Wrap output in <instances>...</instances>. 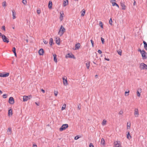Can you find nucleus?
Here are the masks:
<instances>
[{
	"label": "nucleus",
	"instance_id": "59",
	"mask_svg": "<svg viewBox=\"0 0 147 147\" xmlns=\"http://www.w3.org/2000/svg\"><path fill=\"white\" fill-rule=\"evenodd\" d=\"M15 56L16 57L17 55L16 52L13 53Z\"/></svg>",
	"mask_w": 147,
	"mask_h": 147
},
{
	"label": "nucleus",
	"instance_id": "58",
	"mask_svg": "<svg viewBox=\"0 0 147 147\" xmlns=\"http://www.w3.org/2000/svg\"><path fill=\"white\" fill-rule=\"evenodd\" d=\"M78 109L80 110L81 109V107L80 106H78Z\"/></svg>",
	"mask_w": 147,
	"mask_h": 147
},
{
	"label": "nucleus",
	"instance_id": "60",
	"mask_svg": "<svg viewBox=\"0 0 147 147\" xmlns=\"http://www.w3.org/2000/svg\"><path fill=\"white\" fill-rule=\"evenodd\" d=\"M136 3V2L134 0V5H135V4Z\"/></svg>",
	"mask_w": 147,
	"mask_h": 147
},
{
	"label": "nucleus",
	"instance_id": "23",
	"mask_svg": "<svg viewBox=\"0 0 147 147\" xmlns=\"http://www.w3.org/2000/svg\"><path fill=\"white\" fill-rule=\"evenodd\" d=\"M60 16L59 19H60V20L61 21L63 19V16H62V15L63 14V12H62V13L60 12Z\"/></svg>",
	"mask_w": 147,
	"mask_h": 147
},
{
	"label": "nucleus",
	"instance_id": "56",
	"mask_svg": "<svg viewBox=\"0 0 147 147\" xmlns=\"http://www.w3.org/2000/svg\"><path fill=\"white\" fill-rule=\"evenodd\" d=\"M130 126V124H129V125H128V123H127V129H128V127H129V128Z\"/></svg>",
	"mask_w": 147,
	"mask_h": 147
},
{
	"label": "nucleus",
	"instance_id": "62",
	"mask_svg": "<svg viewBox=\"0 0 147 147\" xmlns=\"http://www.w3.org/2000/svg\"><path fill=\"white\" fill-rule=\"evenodd\" d=\"M2 93V91L1 90H0V94H1Z\"/></svg>",
	"mask_w": 147,
	"mask_h": 147
},
{
	"label": "nucleus",
	"instance_id": "17",
	"mask_svg": "<svg viewBox=\"0 0 147 147\" xmlns=\"http://www.w3.org/2000/svg\"><path fill=\"white\" fill-rule=\"evenodd\" d=\"M80 47V43H78L76 44L75 45V49L77 50L79 49Z\"/></svg>",
	"mask_w": 147,
	"mask_h": 147
},
{
	"label": "nucleus",
	"instance_id": "13",
	"mask_svg": "<svg viewBox=\"0 0 147 147\" xmlns=\"http://www.w3.org/2000/svg\"><path fill=\"white\" fill-rule=\"evenodd\" d=\"M12 133V130L11 127H9L8 128L7 131V134L8 135H11Z\"/></svg>",
	"mask_w": 147,
	"mask_h": 147
},
{
	"label": "nucleus",
	"instance_id": "51",
	"mask_svg": "<svg viewBox=\"0 0 147 147\" xmlns=\"http://www.w3.org/2000/svg\"><path fill=\"white\" fill-rule=\"evenodd\" d=\"M2 29H3L4 31H5V27L4 26H2Z\"/></svg>",
	"mask_w": 147,
	"mask_h": 147
},
{
	"label": "nucleus",
	"instance_id": "38",
	"mask_svg": "<svg viewBox=\"0 0 147 147\" xmlns=\"http://www.w3.org/2000/svg\"><path fill=\"white\" fill-rule=\"evenodd\" d=\"M7 95L6 94H4L3 95V97L4 98H7Z\"/></svg>",
	"mask_w": 147,
	"mask_h": 147
},
{
	"label": "nucleus",
	"instance_id": "41",
	"mask_svg": "<svg viewBox=\"0 0 147 147\" xmlns=\"http://www.w3.org/2000/svg\"><path fill=\"white\" fill-rule=\"evenodd\" d=\"M12 51L14 53V52H16V48L15 47H13L12 48Z\"/></svg>",
	"mask_w": 147,
	"mask_h": 147
},
{
	"label": "nucleus",
	"instance_id": "30",
	"mask_svg": "<svg viewBox=\"0 0 147 147\" xmlns=\"http://www.w3.org/2000/svg\"><path fill=\"white\" fill-rule=\"evenodd\" d=\"M101 144L102 145L105 144V140L103 138H102L101 139Z\"/></svg>",
	"mask_w": 147,
	"mask_h": 147
},
{
	"label": "nucleus",
	"instance_id": "16",
	"mask_svg": "<svg viewBox=\"0 0 147 147\" xmlns=\"http://www.w3.org/2000/svg\"><path fill=\"white\" fill-rule=\"evenodd\" d=\"M141 90V89H138L137 90V95L138 97H140V96Z\"/></svg>",
	"mask_w": 147,
	"mask_h": 147
},
{
	"label": "nucleus",
	"instance_id": "10",
	"mask_svg": "<svg viewBox=\"0 0 147 147\" xmlns=\"http://www.w3.org/2000/svg\"><path fill=\"white\" fill-rule=\"evenodd\" d=\"M9 102L11 104H13L14 103V99L12 97H11L9 98Z\"/></svg>",
	"mask_w": 147,
	"mask_h": 147
},
{
	"label": "nucleus",
	"instance_id": "44",
	"mask_svg": "<svg viewBox=\"0 0 147 147\" xmlns=\"http://www.w3.org/2000/svg\"><path fill=\"white\" fill-rule=\"evenodd\" d=\"M54 94L55 96H57L58 94V92L57 91H54Z\"/></svg>",
	"mask_w": 147,
	"mask_h": 147
},
{
	"label": "nucleus",
	"instance_id": "36",
	"mask_svg": "<svg viewBox=\"0 0 147 147\" xmlns=\"http://www.w3.org/2000/svg\"><path fill=\"white\" fill-rule=\"evenodd\" d=\"M109 24L111 25H112V19L111 18L110 19V20H109Z\"/></svg>",
	"mask_w": 147,
	"mask_h": 147
},
{
	"label": "nucleus",
	"instance_id": "61",
	"mask_svg": "<svg viewBox=\"0 0 147 147\" xmlns=\"http://www.w3.org/2000/svg\"><path fill=\"white\" fill-rule=\"evenodd\" d=\"M118 8H119V5L117 4L116 5H115Z\"/></svg>",
	"mask_w": 147,
	"mask_h": 147
},
{
	"label": "nucleus",
	"instance_id": "52",
	"mask_svg": "<svg viewBox=\"0 0 147 147\" xmlns=\"http://www.w3.org/2000/svg\"><path fill=\"white\" fill-rule=\"evenodd\" d=\"M105 60H107V61H109V60H109V59H108V58H106V57H105Z\"/></svg>",
	"mask_w": 147,
	"mask_h": 147
},
{
	"label": "nucleus",
	"instance_id": "6",
	"mask_svg": "<svg viewBox=\"0 0 147 147\" xmlns=\"http://www.w3.org/2000/svg\"><path fill=\"white\" fill-rule=\"evenodd\" d=\"M1 36L3 41L4 42H6L7 43L9 42V39L7 38L3 34Z\"/></svg>",
	"mask_w": 147,
	"mask_h": 147
},
{
	"label": "nucleus",
	"instance_id": "43",
	"mask_svg": "<svg viewBox=\"0 0 147 147\" xmlns=\"http://www.w3.org/2000/svg\"><path fill=\"white\" fill-rule=\"evenodd\" d=\"M43 42H44V44H47V43H48V41L46 40H43Z\"/></svg>",
	"mask_w": 147,
	"mask_h": 147
},
{
	"label": "nucleus",
	"instance_id": "45",
	"mask_svg": "<svg viewBox=\"0 0 147 147\" xmlns=\"http://www.w3.org/2000/svg\"><path fill=\"white\" fill-rule=\"evenodd\" d=\"M111 3L112 4V5L113 6H114L115 5L117 4L115 2H114Z\"/></svg>",
	"mask_w": 147,
	"mask_h": 147
},
{
	"label": "nucleus",
	"instance_id": "35",
	"mask_svg": "<svg viewBox=\"0 0 147 147\" xmlns=\"http://www.w3.org/2000/svg\"><path fill=\"white\" fill-rule=\"evenodd\" d=\"M99 25L101 27V28H103L102 23L101 21L99 22Z\"/></svg>",
	"mask_w": 147,
	"mask_h": 147
},
{
	"label": "nucleus",
	"instance_id": "1",
	"mask_svg": "<svg viewBox=\"0 0 147 147\" xmlns=\"http://www.w3.org/2000/svg\"><path fill=\"white\" fill-rule=\"evenodd\" d=\"M65 29L63 26L61 25L59 31L58 33V34L60 36H62L65 31Z\"/></svg>",
	"mask_w": 147,
	"mask_h": 147
},
{
	"label": "nucleus",
	"instance_id": "4",
	"mask_svg": "<svg viewBox=\"0 0 147 147\" xmlns=\"http://www.w3.org/2000/svg\"><path fill=\"white\" fill-rule=\"evenodd\" d=\"M68 125L67 124H63L61 127L60 128L59 130L60 131H62L65 130L68 127Z\"/></svg>",
	"mask_w": 147,
	"mask_h": 147
},
{
	"label": "nucleus",
	"instance_id": "19",
	"mask_svg": "<svg viewBox=\"0 0 147 147\" xmlns=\"http://www.w3.org/2000/svg\"><path fill=\"white\" fill-rule=\"evenodd\" d=\"M121 5L122 7V9L123 10H125L126 8V6L125 5V4L122 3H121Z\"/></svg>",
	"mask_w": 147,
	"mask_h": 147
},
{
	"label": "nucleus",
	"instance_id": "54",
	"mask_svg": "<svg viewBox=\"0 0 147 147\" xmlns=\"http://www.w3.org/2000/svg\"><path fill=\"white\" fill-rule=\"evenodd\" d=\"M41 91L43 93H44L45 92V90L42 89H41Z\"/></svg>",
	"mask_w": 147,
	"mask_h": 147
},
{
	"label": "nucleus",
	"instance_id": "46",
	"mask_svg": "<svg viewBox=\"0 0 147 147\" xmlns=\"http://www.w3.org/2000/svg\"><path fill=\"white\" fill-rule=\"evenodd\" d=\"M117 52L119 55H121V51H117Z\"/></svg>",
	"mask_w": 147,
	"mask_h": 147
},
{
	"label": "nucleus",
	"instance_id": "12",
	"mask_svg": "<svg viewBox=\"0 0 147 147\" xmlns=\"http://www.w3.org/2000/svg\"><path fill=\"white\" fill-rule=\"evenodd\" d=\"M65 57L66 58H73V57H74V56L72 54H70V53H68L67 55H66Z\"/></svg>",
	"mask_w": 147,
	"mask_h": 147
},
{
	"label": "nucleus",
	"instance_id": "34",
	"mask_svg": "<svg viewBox=\"0 0 147 147\" xmlns=\"http://www.w3.org/2000/svg\"><path fill=\"white\" fill-rule=\"evenodd\" d=\"M6 2L5 1H4L2 5L3 7H6Z\"/></svg>",
	"mask_w": 147,
	"mask_h": 147
},
{
	"label": "nucleus",
	"instance_id": "63",
	"mask_svg": "<svg viewBox=\"0 0 147 147\" xmlns=\"http://www.w3.org/2000/svg\"><path fill=\"white\" fill-rule=\"evenodd\" d=\"M35 104L37 105H38V104L36 102H35Z\"/></svg>",
	"mask_w": 147,
	"mask_h": 147
},
{
	"label": "nucleus",
	"instance_id": "2",
	"mask_svg": "<svg viewBox=\"0 0 147 147\" xmlns=\"http://www.w3.org/2000/svg\"><path fill=\"white\" fill-rule=\"evenodd\" d=\"M139 68L141 70L144 69L147 70V65L144 63H142L140 64Z\"/></svg>",
	"mask_w": 147,
	"mask_h": 147
},
{
	"label": "nucleus",
	"instance_id": "11",
	"mask_svg": "<svg viewBox=\"0 0 147 147\" xmlns=\"http://www.w3.org/2000/svg\"><path fill=\"white\" fill-rule=\"evenodd\" d=\"M134 115L135 117H137L138 116L139 112L138 110V109H135L134 113Z\"/></svg>",
	"mask_w": 147,
	"mask_h": 147
},
{
	"label": "nucleus",
	"instance_id": "48",
	"mask_svg": "<svg viewBox=\"0 0 147 147\" xmlns=\"http://www.w3.org/2000/svg\"><path fill=\"white\" fill-rule=\"evenodd\" d=\"M89 147H94L93 144L92 143H90L89 144Z\"/></svg>",
	"mask_w": 147,
	"mask_h": 147
},
{
	"label": "nucleus",
	"instance_id": "39",
	"mask_svg": "<svg viewBox=\"0 0 147 147\" xmlns=\"http://www.w3.org/2000/svg\"><path fill=\"white\" fill-rule=\"evenodd\" d=\"M129 91L128 92H125V96H127L128 95H129Z\"/></svg>",
	"mask_w": 147,
	"mask_h": 147
},
{
	"label": "nucleus",
	"instance_id": "28",
	"mask_svg": "<svg viewBox=\"0 0 147 147\" xmlns=\"http://www.w3.org/2000/svg\"><path fill=\"white\" fill-rule=\"evenodd\" d=\"M10 114L11 115H12L13 114L12 110L11 109H10L8 111V115H9Z\"/></svg>",
	"mask_w": 147,
	"mask_h": 147
},
{
	"label": "nucleus",
	"instance_id": "32",
	"mask_svg": "<svg viewBox=\"0 0 147 147\" xmlns=\"http://www.w3.org/2000/svg\"><path fill=\"white\" fill-rule=\"evenodd\" d=\"M66 105L65 104H64L63 105V106L61 108V110H63L65 109Z\"/></svg>",
	"mask_w": 147,
	"mask_h": 147
},
{
	"label": "nucleus",
	"instance_id": "8",
	"mask_svg": "<svg viewBox=\"0 0 147 147\" xmlns=\"http://www.w3.org/2000/svg\"><path fill=\"white\" fill-rule=\"evenodd\" d=\"M62 79L63 80V83L64 85L66 86L68 84V83L67 80V78L65 76L62 78Z\"/></svg>",
	"mask_w": 147,
	"mask_h": 147
},
{
	"label": "nucleus",
	"instance_id": "53",
	"mask_svg": "<svg viewBox=\"0 0 147 147\" xmlns=\"http://www.w3.org/2000/svg\"><path fill=\"white\" fill-rule=\"evenodd\" d=\"M138 51L140 52V53H142V50H141L140 49H139L138 50Z\"/></svg>",
	"mask_w": 147,
	"mask_h": 147
},
{
	"label": "nucleus",
	"instance_id": "47",
	"mask_svg": "<svg viewBox=\"0 0 147 147\" xmlns=\"http://www.w3.org/2000/svg\"><path fill=\"white\" fill-rule=\"evenodd\" d=\"M40 9L37 10V13L38 14H39L40 13Z\"/></svg>",
	"mask_w": 147,
	"mask_h": 147
},
{
	"label": "nucleus",
	"instance_id": "25",
	"mask_svg": "<svg viewBox=\"0 0 147 147\" xmlns=\"http://www.w3.org/2000/svg\"><path fill=\"white\" fill-rule=\"evenodd\" d=\"M86 66L87 67V68L88 69L90 67V61H88L86 63Z\"/></svg>",
	"mask_w": 147,
	"mask_h": 147
},
{
	"label": "nucleus",
	"instance_id": "24",
	"mask_svg": "<svg viewBox=\"0 0 147 147\" xmlns=\"http://www.w3.org/2000/svg\"><path fill=\"white\" fill-rule=\"evenodd\" d=\"M52 2L51 1H50L49 2V3L48 4V7L50 9L52 7Z\"/></svg>",
	"mask_w": 147,
	"mask_h": 147
},
{
	"label": "nucleus",
	"instance_id": "22",
	"mask_svg": "<svg viewBox=\"0 0 147 147\" xmlns=\"http://www.w3.org/2000/svg\"><path fill=\"white\" fill-rule=\"evenodd\" d=\"M143 43L144 45V47L145 49L146 50H147V43L145 41H143Z\"/></svg>",
	"mask_w": 147,
	"mask_h": 147
},
{
	"label": "nucleus",
	"instance_id": "9",
	"mask_svg": "<svg viewBox=\"0 0 147 147\" xmlns=\"http://www.w3.org/2000/svg\"><path fill=\"white\" fill-rule=\"evenodd\" d=\"M31 97V96H24L23 97V101L24 102L27 101L29 99H30Z\"/></svg>",
	"mask_w": 147,
	"mask_h": 147
},
{
	"label": "nucleus",
	"instance_id": "37",
	"mask_svg": "<svg viewBox=\"0 0 147 147\" xmlns=\"http://www.w3.org/2000/svg\"><path fill=\"white\" fill-rule=\"evenodd\" d=\"M101 39L102 44H104L105 42L104 38L102 37H101Z\"/></svg>",
	"mask_w": 147,
	"mask_h": 147
},
{
	"label": "nucleus",
	"instance_id": "42",
	"mask_svg": "<svg viewBox=\"0 0 147 147\" xmlns=\"http://www.w3.org/2000/svg\"><path fill=\"white\" fill-rule=\"evenodd\" d=\"M90 41L91 42V43L92 44V47H94V41L92 40H90Z\"/></svg>",
	"mask_w": 147,
	"mask_h": 147
},
{
	"label": "nucleus",
	"instance_id": "26",
	"mask_svg": "<svg viewBox=\"0 0 147 147\" xmlns=\"http://www.w3.org/2000/svg\"><path fill=\"white\" fill-rule=\"evenodd\" d=\"M54 57V60L55 62H57V55L55 54H54L53 55Z\"/></svg>",
	"mask_w": 147,
	"mask_h": 147
},
{
	"label": "nucleus",
	"instance_id": "64",
	"mask_svg": "<svg viewBox=\"0 0 147 147\" xmlns=\"http://www.w3.org/2000/svg\"><path fill=\"white\" fill-rule=\"evenodd\" d=\"M2 34L1 33V32H0V36H2Z\"/></svg>",
	"mask_w": 147,
	"mask_h": 147
},
{
	"label": "nucleus",
	"instance_id": "3",
	"mask_svg": "<svg viewBox=\"0 0 147 147\" xmlns=\"http://www.w3.org/2000/svg\"><path fill=\"white\" fill-rule=\"evenodd\" d=\"M141 54L143 59H146L147 58V53L144 50H142Z\"/></svg>",
	"mask_w": 147,
	"mask_h": 147
},
{
	"label": "nucleus",
	"instance_id": "7",
	"mask_svg": "<svg viewBox=\"0 0 147 147\" xmlns=\"http://www.w3.org/2000/svg\"><path fill=\"white\" fill-rule=\"evenodd\" d=\"M9 75V73H5V72L0 73V77H8Z\"/></svg>",
	"mask_w": 147,
	"mask_h": 147
},
{
	"label": "nucleus",
	"instance_id": "57",
	"mask_svg": "<svg viewBox=\"0 0 147 147\" xmlns=\"http://www.w3.org/2000/svg\"><path fill=\"white\" fill-rule=\"evenodd\" d=\"M33 147H37V146L36 144H33Z\"/></svg>",
	"mask_w": 147,
	"mask_h": 147
},
{
	"label": "nucleus",
	"instance_id": "49",
	"mask_svg": "<svg viewBox=\"0 0 147 147\" xmlns=\"http://www.w3.org/2000/svg\"><path fill=\"white\" fill-rule=\"evenodd\" d=\"M98 52L100 54H101L102 53V51L100 50L99 49L98 50Z\"/></svg>",
	"mask_w": 147,
	"mask_h": 147
},
{
	"label": "nucleus",
	"instance_id": "40",
	"mask_svg": "<svg viewBox=\"0 0 147 147\" xmlns=\"http://www.w3.org/2000/svg\"><path fill=\"white\" fill-rule=\"evenodd\" d=\"M22 3L24 5L26 4L27 3L26 0H23Z\"/></svg>",
	"mask_w": 147,
	"mask_h": 147
},
{
	"label": "nucleus",
	"instance_id": "15",
	"mask_svg": "<svg viewBox=\"0 0 147 147\" xmlns=\"http://www.w3.org/2000/svg\"><path fill=\"white\" fill-rule=\"evenodd\" d=\"M56 42L58 45L60 44V40L59 38H56Z\"/></svg>",
	"mask_w": 147,
	"mask_h": 147
},
{
	"label": "nucleus",
	"instance_id": "29",
	"mask_svg": "<svg viewBox=\"0 0 147 147\" xmlns=\"http://www.w3.org/2000/svg\"><path fill=\"white\" fill-rule=\"evenodd\" d=\"M106 123L107 121L105 119H104L102 122V125L103 126L105 125L106 124Z\"/></svg>",
	"mask_w": 147,
	"mask_h": 147
},
{
	"label": "nucleus",
	"instance_id": "5",
	"mask_svg": "<svg viewBox=\"0 0 147 147\" xmlns=\"http://www.w3.org/2000/svg\"><path fill=\"white\" fill-rule=\"evenodd\" d=\"M120 144V142L119 141H114V147H121Z\"/></svg>",
	"mask_w": 147,
	"mask_h": 147
},
{
	"label": "nucleus",
	"instance_id": "20",
	"mask_svg": "<svg viewBox=\"0 0 147 147\" xmlns=\"http://www.w3.org/2000/svg\"><path fill=\"white\" fill-rule=\"evenodd\" d=\"M68 4V0H66L64 1L63 2V5L64 7H65Z\"/></svg>",
	"mask_w": 147,
	"mask_h": 147
},
{
	"label": "nucleus",
	"instance_id": "14",
	"mask_svg": "<svg viewBox=\"0 0 147 147\" xmlns=\"http://www.w3.org/2000/svg\"><path fill=\"white\" fill-rule=\"evenodd\" d=\"M38 53L40 55H43L44 54V50L42 49H40L38 51Z\"/></svg>",
	"mask_w": 147,
	"mask_h": 147
},
{
	"label": "nucleus",
	"instance_id": "18",
	"mask_svg": "<svg viewBox=\"0 0 147 147\" xmlns=\"http://www.w3.org/2000/svg\"><path fill=\"white\" fill-rule=\"evenodd\" d=\"M127 138L129 140H130L131 138L130 132L129 131H128L127 132Z\"/></svg>",
	"mask_w": 147,
	"mask_h": 147
},
{
	"label": "nucleus",
	"instance_id": "21",
	"mask_svg": "<svg viewBox=\"0 0 147 147\" xmlns=\"http://www.w3.org/2000/svg\"><path fill=\"white\" fill-rule=\"evenodd\" d=\"M12 16H13V19H15L16 18V13L15 11L14 10L12 11Z\"/></svg>",
	"mask_w": 147,
	"mask_h": 147
},
{
	"label": "nucleus",
	"instance_id": "27",
	"mask_svg": "<svg viewBox=\"0 0 147 147\" xmlns=\"http://www.w3.org/2000/svg\"><path fill=\"white\" fill-rule=\"evenodd\" d=\"M86 11L84 9H83L82 10V12L81 16H84L85 14Z\"/></svg>",
	"mask_w": 147,
	"mask_h": 147
},
{
	"label": "nucleus",
	"instance_id": "33",
	"mask_svg": "<svg viewBox=\"0 0 147 147\" xmlns=\"http://www.w3.org/2000/svg\"><path fill=\"white\" fill-rule=\"evenodd\" d=\"M80 138V136H75V137L74 138V139L75 140H77L79 138Z\"/></svg>",
	"mask_w": 147,
	"mask_h": 147
},
{
	"label": "nucleus",
	"instance_id": "50",
	"mask_svg": "<svg viewBox=\"0 0 147 147\" xmlns=\"http://www.w3.org/2000/svg\"><path fill=\"white\" fill-rule=\"evenodd\" d=\"M123 113V111H122L121 110L119 112V114L120 115H122Z\"/></svg>",
	"mask_w": 147,
	"mask_h": 147
},
{
	"label": "nucleus",
	"instance_id": "31",
	"mask_svg": "<svg viewBox=\"0 0 147 147\" xmlns=\"http://www.w3.org/2000/svg\"><path fill=\"white\" fill-rule=\"evenodd\" d=\"M53 40L52 38H51L50 39V41H49V44L51 46L52 45V43H53Z\"/></svg>",
	"mask_w": 147,
	"mask_h": 147
},
{
	"label": "nucleus",
	"instance_id": "55",
	"mask_svg": "<svg viewBox=\"0 0 147 147\" xmlns=\"http://www.w3.org/2000/svg\"><path fill=\"white\" fill-rule=\"evenodd\" d=\"M115 0H111L110 2L111 3L113 2L114 1H115Z\"/></svg>",
	"mask_w": 147,
	"mask_h": 147
}]
</instances>
